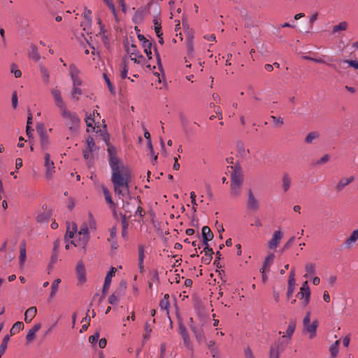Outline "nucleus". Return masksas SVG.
<instances>
[{
  "label": "nucleus",
  "mask_w": 358,
  "mask_h": 358,
  "mask_svg": "<svg viewBox=\"0 0 358 358\" xmlns=\"http://www.w3.org/2000/svg\"><path fill=\"white\" fill-rule=\"evenodd\" d=\"M109 165L111 169V182L114 192L122 197L129 196V184L131 180V172L128 167L120 166V160L116 157V149L110 145L108 148Z\"/></svg>",
  "instance_id": "obj_1"
},
{
  "label": "nucleus",
  "mask_w": 358,
  "mask_h": 358,
  "mask_svg": "<svg viewBox=\"0 0 358 358\" xmlns=\"http://www.w3.org/2000/svg\"><path fill=\"white\" fill-rule=\"evenodd\" d=\"M77 224L72 223L71 228L67 227V230L64 236L66 243V249H69V244L73 245L75 247L80 248L83 250V253H86V248L90 240V233L88 225L83 223L78 231Z\"/></svg>",
  "instance_id": "obj_2"
},
{
  "label": "nucleus",
  "mask_w": 358,
  "mask_h": 358,
  "mask_svg": "<svg viewBox=\"0 0 358 358\" xmlns=\"http://www.w3.org/2000/svg\"><path fill=\"white\" fill-rule=\"evenodd\" d=\"M231 188L230 194L231 197L236 199L241 193V187L243 185V174L239 166H235L231 174Z\"/></svg>",
  "instance_id": "obj_3"
},
{
  "label": "nucleus",
  "mask_w": 358,
  "mask_h": 358,
  "mask_svg": "<svg viewBox=\"0 0 358 358\" xmlns=\"http://www.w3.org/2000/svg\"><path fill=\"white\" fill-rule=\"evenodd\" d=\"M60 113L69 130L73 134H78L80 125V119L77 113L71 112L67 108Z\"/></svg>",
  "instance_id": "obj_4"
},
{
  "label": "nucleus",
  "mask_w": 358,
  "mask_h": 358,
  "mask_svg": "<svg viewBox=\"0 0 358 358\" xmlns=\"http://www.w3.org/2000/svg\"><path fill=\"white\" fill-rule=\"evenodd\" d=\"M310 312L308 311L303 320V325L304 331L309 334L310 338H313L316 336V331L318 327V322L317 320L313 321L310 324Z\"/></svg>",
  "instance_id": "obj_5"
},
{
  "label": "nucleus",
  "mask_w": 358,
  "mask_h": 358,
  "mask_svg": "<svg viewBox=\"0 0 358 358\" xmlns=\"http://www.w3.org/2000/svg\"><path fill=\"white\" fill-rule=\"evenodd\" d=\"M189 327L194 333L197 342L201 344L206 342L204 331L202 328V324H195L193 323V319L190 318Z\"/></svg>",
  "instance_id": "obj_6"
},
{
  "label": "nucleus",
  "mask_w": 358,
  "mask_h": 358,
  "mask_svg": "<svg viewBox=\"0 0 358 358\" xmlns=\"http://www.w3.org/2000/svg\"><path fill=\"white\" fill-rule=\"evenodd\" d=\"M96 146L94 138L89 136L86 140V148L83 150V156L85 159H92V153L95 151Z\"/></svg>",
  "instance_id": "obj_7"
},
{
  "label": "nucleus",
  "mask_w": 358,
  "mask_h": 358,
  "mask_svg": "<svg viewBox=\"0 0 358 358\" xmlns=\"http://www.w3.org/2000/svg\"><path fill=\"white\" fill-rule=\"evenodd\" d=\"M126 50L129 55L131 59L135 63H140L141 59L143 58V56L141 54L135 44H131L130 45H126Z\"/></svg>",
  "instance_id": "obj_8"
},
{
  "label": "nucleus",
  "mask_w": 358,
  "mask_h": 358,
  "mask_svg": "<svg viewBox=\"0 0 358 358\" xmlns=\"http://www.w3.org/2000/svg\"><path fill=\"white\" fill-rule=\"evenodd\" d=\"M310 289L308 286V283L307 281L303 282L299 292L297 294V296L301 299H303V303L304 306H307L310 302Z\"/></svg>",
  "instance_id": "obj_9"
},
{
  "label": "nucleus",
  "mask_w": 358,
  "mask_h": 358,
  "mask_svg": "<svg viewBox=\"0 0 358 358\" xmlns=\"http://www.w3.org/2000/svg\"><path fill=\"white\" fill-rule=\"evenodd\" d=\"M51 94L54 98L55 105L59 109L60 112L67 108L66 103L62 97L61 92L59 90L55 88L52 89L51 90Z\"/></svg>",
  "instance_id": "obj_10"
},
{
  "label": "nucleus",
  "mask_w": 358,
  "mask_h": 358,
  "mask_svg": "<svg viewBox=\"0 0 358 358\" xmlns=\"http://www.w3.org/2000/svg\"><path fill=\"white\" fill-rule=\"evenodd\" d=\"M69 74L73 83V85H81L83 81L79 77L80 71L74 64L69 66Z\"/></svg>",
  "instance_id": "obj_11"
},
{
  "label": "nucleus",
  "mask_w": 358,
  "mask_h": 358,
  "mask_svg": "<svg viewBox=\"0 0 358 358\" xmlns=\"http://www.w3.org/2000/svg\"><path fill=\"white\" fill-rule=\"evenodd\" d=\"M45 167L46 169L45 176L48 178H50L55 173V166L54 162L50 159L49 153H45Z\"/></svg>",
  "instance_id": "obj_12"
},
{
  "label": "nucleus",
  "mask_w": 358,
  "mask_h": 358,
  "mask_svg": "<svg viewBox=\"0 0 358 358\" xmlns=\"http://www.w3.org/2000/svg\"><path fill=\"white\" fill-rule=\"evenodd\" d=\"M282 236L283 234L280 229L274 231L271 239L269 241L268 243V248L270 249H275L279 245Z\"/></svg>",
  "instance_id": "obj_13"
},
{
  "label": "nucleus",
  "mask_w": 358,
  "mask_h": 358,
  "mask_svg": "<svg viewBox=\"0 0 358 358\" xmlns=\"http://www.w3.org/2000/svg\"><path fill=\"white\" fill-rule=\"evenodd\" d=\"M76 275L78 282L83 284L86 282L85 267L82 262H78L76 266Z\"/></svg>",
  "instance_id": "obj_14"
},
{
  "label": "nucleus",
  "mask_w": 358,
  "mask_h": 358,
  "mask_svg": "<svg viewBox=\"0 0 358 358\" xmlns=\"http://www.w3.org/2000/svg\"><path fill=\"white\" fill-rule=\"evenodd\" d=\"M115 271L116 269L114 267H112L107 273L102 289L103 294H105V293L108 290L111 283V279L115 275Z\"/></svg>",
  "instance_id": "obj_15"
},
{
  "label": "nucleus",
  "mask_w": 358,
  "mask_h": 358,
  "mask_svg": "<svg viewBox=\"0 0 358 358\" xmlns=\"http://www.w3.org/2000/svg\"><path fill=\"white\" fill-rule=\"evenodd\" d=\"M41 327V323L34 324L31 329H30L26 336V341L27 343H31L36 337V334L39 331Z\"/></svg>",
  "instance_id": "obj_16"
},
{
  "label": "nucleus",
  "mask_w": 358,
  "mask_h": 358,
  "mask_svg": "<svg viewBox=\"0 0 358 358\" xmlns=\"http://www.w3.org/2000/svg\"><path fill=\"white\" fill-rule=\"evenodd\" d=\"M248 208L252 211H256L259 208V202L251 190L248 192Z\"/></svg>",
  "instance_id": "obj_17"
},
{
  "label": "nucleus",
  "mask_w": 358,
  "mask_h": 358,
  "mask_svg": "<svg viewBox=\"0 0 358 358\" xmlns=\"http://www.w3.org/2000/svg\"><path fill=\"white\" fill-rule=\"evenodd\" d=\"M354 180L355 177L352 176L349 178H342L336 185V190L338 192L343 190L347 185L352 182Z\"/></svg>",
  "instance_id": "obj_18"
},
{
  "label": "nucleus",
  "mask_w": 358,
  "mask_h": 358,
  "mask_svg": "<svg viewBox=\"0 0 358 358\" xmlns=\"http://www.w3.org/2000/svg\"><path fill=\"white\" fill-rule=\"evenodd\" d=\"M29 57L34 62H38L41 59V55L36 45L32 44L29 50Z\"/></svg>",
  "instance_id": "obj_19"
},
{
  "label": "nucleus",
  "mask_w": 358,
  "mask_h": 358,
  "mask_svg": "<svg viewBox=\"0 0 358 358\" xmlns=\"http://www.w3.org/2000/svg\"><path fill=\"white\" fill-rule=\"evenodd\" d=\"M37 309L35 306L29 308L24 313V321L26 323H29L36 316Z\"/></svg>",
  "instance_id": "obj_20"
},
{
  "label": "nucleus",
  "mask_w": 358,
  "mask_h": 358,
  "mask_svg": "<svg viewBox=\"0 0 358 358\" xmlns=\"http://www.w3.org/2000/svg\"><path fill=\"white\" fill-rule=\"evenodd\" d=\"M26 243L24 241L21 242L20 245V257H19V263L20 266H22L24 264L26 259Z\"/></svg>",
  "instance_id": "obj_21"
},
{
  "label": "nucleus",
  "mask_w": 358,
  "mask_h": 358,
  "mask_svg": "<svg viewBox=\"0 0 358 358\" xmlns=\"http://www.w3.org/2000/svg\"><path fill=\"white\" fill-rule=\"evenodd\" d=\"M292 178L288 173H284L282 178V187L284 192H287L290 188Z\"/></svg>",
  "instance_id": "obj_22"
},
{
  "label": "nucleus",
  "mask_w": 358,
  "mask_h": 358,
  "mask_svg": "<svg viewBox=\"0 0 358 358\" xmlns=\"http://www.w3.org/2000/svg\"><path fill=\"white\" fill-rule=\"evenodd\" d=\"M138 266L141 272L143 271V261L145 259V248L143 245H138Z\"/></svg>",
  "instance_id": "obj_23"
},
{
  "label": "nucleus",
  "mask_w": 358,
  "mask_h": 358,
  "mask_svg": "<svg viewBox=\"0 0 358 358\" xmlns=\"http://www.w3.org/2000/svg\"><path fill=\"white\" fill-rule=\"evenodd\" d=\"M202 238H203V243H208L210 240H211L213 238V234L212 231H210V229L207 227L204 226L202 228Z\"/></svg>",
  "instance_id": "obj_24"
},
{
  "label": "nucleus",
  "mask_w": 358,
  "mask_h": 358,
  "mask_svg": "<svg viewBox=\"0 0 358 358\" xmlns=\"http://www.w3.org/2000/svg\"><path fill=\"white\" fill-rule=\"evenodd\" d=\"M101 189L105 196L106 202L110 204L111 208L115 207V203L113 202L112 197L110 196V192L109 189L104 185H101Z\"/></svg>",
  "instance_id": "obj_25"
},
{
  "label": "nucleus",
  "mask_w": 358,
  "mask_h": 358,
  "mask_svg": "<svg viewBox=\"0 0 358 358\" xmlns=\"http://www.w3.org/2000/svg\"><path fill=\"white\" fill-rule=\"evenodd\" d=\"M358 240V229H355L352 231L351 235L345 240V245L350 247Z\"/></svg>",
  "instance_id": "obj_26"
},
{
  "label": "nucleus",
  "mask_w": 358,
  "mask_h": 358,
  "mask_svg": "<svg viewBox=\"0 0 358 358\" xmlns=\"http://www.w3.org/2000/svg\"><path fill=\"white\" fill-rule=\"evenodd\" d=\"M142 46H143V48L144 49V52L147 55L149 59H151L152 48V42L150 40H148L147 41H143V43H142Z\"/></svg>",
  "instance_id": "obj_27"
},
{
  "label": "nucleus",
  "mask_w": 358,
  "mask_h": 358,
  "mask_svg": "<svg viewBox=\"0 0 358 358\" xmlns=\"http://www.w3.org/2000/svg\"><path fill=\"white\" fill-rule=\"evenodd\" d=\"M24 329V324L22 322H16L10 329V335H15Z\"/></svg>",
  "instance_id": "obj_28"
},
{
  "label": "nucleus",
  "mask_w": 358,
  "mask_h": 358,
  "mask_svg": "<svg viewBox=\"0 0 358 358\" xmlns=\"http://www.w3.org/2000/svg\"><path fill=\"white\" fill-rule=\"evenodd\" d=\"M348 22L345 21L341 22L338 24L333 27L332 33L335 34L338 31H345L348 29Z\"/></svg>",
  "instance_id": "obj_29"
},
{
  "label": "nucleus",
  "mask_w": 358,
  "mask_h": 358,
  "mask_svg": "<svg viewBox=\"0 0 358 358\" xmlns=\"http://www.w3.org/2000/svg\"><path fill=\"white\" fill-rule=\"evenodd\" d=\"M208 349L210 350L213 358H218V350L214 347L215 343L214 341L206 342Z\"/></svg>",
  "instance_id": "obj_30"
},
{
  "label": "nucleus",
  "mask_w": 358,
  "mask_h": 358,
  "mask_svg": "<svg viewBox=\"0 0 358 358\" xmlns=\"http://www.w3.org/2000/svg\"><path fill=\"white\" fill-rule=\"evenodd\" d=\"M169 299V295L168 294H166L164 296V298L159 302V307L162 310H168L169 307L170 306Z\"/></svg>",
  "instance_id": "obj_31"
},
{
  "label": "nucleus",
  "mask_w": 358,
  "mask_h": 358,
  "mask_svg": "<svg viewBox=\"0 0 358 358\" xmlns=\"http://www.w3.org/2000/svg\"><path fill=\"white\" fill-rule=\"evenodd\" d=\"M60 282H61V280L59 278L55 279L53 281L52 286H51V292H50V298H53L55 296V294L58 290L59 285Z\"/></svg>",
  "instance_id": "obj_32"
},
{
  "label": "nucleus",
  "mask_w": 358,
  "mask_h": 358,
  "mask_svg": "<svg viewBox=\"0 0 358 358\" xmlns=\"http://www.w3.org/2000/svg\"><path fill=\"white\" fill-rule=\"evenodd\" d=\"M80 86V85H73V89L71 95L73 99L78 100V96L81 95L83 93L82 90L79 87Z\"/></svg>",
  "instance_id": "obj_33"
},
{
  "label": "nucleus",
  "mask_w": 358,
  "mask_h": 358,
  "mask_svg": "<svg viewBox=\"0 0 358 358\" xmlns=\"http://www.w3.org/2000/svg\"><path fill=\"white\" fill-rule=\"evenodd\" d=\"M295 328H296V322H290L288 325V327L286 330V335H284L282 337L287 336L289 338H290L294 332Z\"/></svg>",
  "instance_id": "obj_34"
},
{
  "label": "nucleus",
  "mask_w": 358,
  "mask_h": 358,
  "mask_svg": "<svg viewBox=\"0 0 358 358\" xmlns=\"http://www.w3.org/2000/svg\"><path fill=\"white\" fill-rule=\"evenodd\" d=\"M319 137V132L317 131H312L308 134L305 138V142L306 143H311L315 139Z\"/></svg>",
  "instance_id": "obj_35"
},
{
  "label": "nucleus",
  "mask_w": 358,
  "mask_h": 358,
  "mask_svg": "<svg viewBox=\"0 0 358 358\" xmlns=\"http://www.w3.org/2000/svg\"><path fill=\"white\" fill-rule=\"evenodd\" d=\"M144 334L143 335V338L144 341H147L150 337V334L152 332V329L148 322H146L144 327Z\"/></svg>",
  "instance_id": "obj_36"
},
{
  "label": "nucleus",
  "mask_w": 358,
  "mask_h": 358,
  "mask_svg": "<svg viewBox=\"0 0 358 358\" xmlns=\"http://www.w3.org/2000/svg\"><path fill=\"white\" fill-rule=\"evenodd\" d=\"M269 358H279L278 345H272L270 349Z\"/></svg>",
  "instance_id": "obj_37"
},
{
  "label": "nucleus",
  "mask_w": 358,
  "mask_h": 358,
  "mask_svg": "<svg viewBox=\"0 0 358 358\" xmlns=\"http://www.w3.org/2000/svg\"><path fill=\"white\" fill-rule=\"evenodd\" d=\"M296 284L294 268H292L288 278V287H294Z\"/></svg>",
  "instance_id": "obj_38"
},
{
  "label": "nucleus",
  "mask_w": 358,
  "mask_h": 358,
  "mask_svg": "<svg viewBox=\"0 0 358 358\" xmlns=\"http://www.w3.org/2000/svg\"><path fill=\"white\" fill-rule=\"evenodd\" d=\"M338 345L339 341H336L334 343H333L330 348L329 351L332 357H336L338 353Z\"/></svg>",
  "instance_id": "obj_39"
},
{
  "label": "nucleus",
  "mask_w": 358,
  "mask_h": 358,
  "mask_svg": "<svg viewBox=\"0 0 358 358\" xmlns=\"http://www.w3.org/2000/svg\"><path fill=\"white\" fill-rule=\"evenodd\" d=\"M9 340H10L9 335L5 336L4 338H3V341L0 345V350H1V353H5L6 350L7 349V347H8V343Z\"/></svg>",
  "instance_id": "obj_40"
},
{
  "label": "nucleus",
  "mask_w": 358,
  "mask_h": 358,
  "mask_svg": "<svg viewBox=\"0 0 358 358\" xmlns=\"http://www.w3.org/2000/svg\"><path fill=\"white\" fill-rule=\"evenodd\" d=\"M187 48L188 54L192 56L194 54V41L192 37H189L187 39Z\"/></svg>",
  "instance_id": "obj_41"
},
{
  "label": "nucleus",
  "mask_w": 358,
  "mask_h": 358,
  "mask_svg": "<svg viewBox=\"0 0 358 358\" xmlns=\"http://www.w3.org/2000/svg\"><path fill=\"white\" fill-rule=\"evenodd\" d=\"M273 259H274V255L273 254L268 255L266 257L262 268L266 269L268 266H269L270 264L273 261Z\"/></svg>",
  "instance_id": "obj_42"
},
{
  "label": "nucleus",
  "mask_w": 358,
  "mask_h": 358,
  "mask_svg": "<svg viewBox=\"0 0 358 358\" xmlns=\"http://www.w3.org/2000/svg\"><path fill=\"white\" fill-rule=\"evenodd\" d=\"M40 141L43 149H46L49 145V141L48 137L45 134H41L40 136Z\"/></svg>",
  "instance_id": "obj_43"
},
{
  "label": "nucleus",
  "mask_w": 358,
  "mask_h": 358,
  "mask_svg": "<svg viewBox=\"0 0 358 358\" xmlns=\"http://www.w3.org/2000/svg\"><path fill=\"white\" fill-rule=\"evenodd\" d=\"M182 340H183V343H184V345L189 350H191L192 351L193 350V345L192 344V342H191V339H190V337H189V335L187 336H184L182 337Z\"/></svg>",
  "instance_id": "obj_44"
},
{
  "label": "nucleus",
  "mask_w": 358,
  "mask_h": 358,
  "mask_svg": "<svg viewBox=\"0 0 358 358\" xmlns=\"http://www.w3.org/2000/svg\"><path fill=\"white\" fill-rule=\"evenodd\" d=\"M85 121L88 127H92L93 129H94V127H93L94 120L91 113L89 115L87 114L86 117L85 118Z\"/></svg>",
  "instance_id": "obj_45"
},
{
  "label": "nucleus",
  "mask_w": 358,
  "mask_h": 358,
  "mask_svg": "<svg viewBox=\"0 0 358 358\" xmlns=\"http://www.w3.org/2000/svg\"><path fill=\"white\" fill-rule=\"evenodd\" d=\"M122 235L124 238H126L127 236V233H128L127 232L128 223L126 221L125 216H124V217L122 220Z\"/></svg>",
  "instance_id": "obj_46"
},
{
  "label": "nucleus",
  "mask_w": 358,
  "mask_h": 358,
  "mask_svg": "<svg viewBox=\"0 0 358 358\" xmlns=\"http://www.w3.org/2000/svg\"><path fill=\"white\" fill-rule=\"evenodd\" d=\"M189 194H190L191 203L192 204V210L195 213L196 211V206H197V203L196 201V194L194 192H191Z\"/></svg>",
  "instance_id": "obj_47"
},
{
  "label": "nucleus",
  "mask_w": 358,
  "mask_h": 358,
  "mask_svg": "<svg viewBox=\"0 0 358 358\" xmlns=\"http://www.w3.org/2000/svg\"><path fill=\"white\" fill-rule=\"evenodd\" d=\"M108 6V8L111 10L114 15H116L115 6L113 3V0H103Z\"/></svg>",
  "instance_id": "obj_48"
},
{
  "label": "nucleus",
  "mask_w": 358,
  "mask_h": 358,
  "mask_svg": "<svg viewBox=\"0 0 358 358\" xmlns=\"http://www.w3.org/2000/svg\"><path fill=\"white\" fill-rule=\"evenodd\" d=\"M178 332L181 335L182 338L189 335L188 331L186 327L182 324H179Z\"/></svg>",
  "instance_id": "obj_49"
},
{
  "label": "nucleus",
  "mask_w": 358,
  "mask_h": 358,
  "mask_svg": "<svg viewBox=\"0 0 358 358\" xmlns=\"http://www.w3.org/2000/svg\"><path fill=\"white\" fill-rule=\"evenodd\" d=\"M305 270L309 274H314L315 272V266L313 263H308L306 265Z\"/></svg>",
  "instance_id": "obj_50"
},
{
  "label": "nucleus",
  "mask_w": 358,
  "mask_h": 358,
  "mask_svg": "<svg viewBox=\"0 0 358 358\" xmlns=\"http://www.w3.org/2000/svg\"><path fill=\"white\" fill-rule=\"evenodd\" d=\"M154 22H155V31L157 36H162L163 34L161 30V29H162L161 24L159 23L157 20H155Z\"/></svg>",
  "instance_id": "obj_51"
},
{
  "label": "nucleus",
  "mask_w": 358,
  "mask_h": 358,
  "mask_svg": "<svg viewBox=\"0 0 358 358\" xmlns=\"http://www.w3.org/2000/svg\"><path fill=\"white\" fill-rule=\"evenodd\" d=\"M103 77H104V79H105V81L108 87V89L110 90V92L112 93V94H115V88L113 86L109 78L107 76L106 74H103Z\"/></svg>",
  "instance_id": "obj_52"
},
{
  "label": "nucleus",
  "mask_w": 358,
  "mask_h": 358,
  "mask_svg": "<svg viewBox=\"0 0 358 358\" xmlns=\"http://www.w3.org/2000/svg\"><path fill=\"white\" fill-rule=\"evenodd\" d=\"M11 72L14 74L15 78H20L22 76L21 71L16 69V65L15 64L11 65Z\"/></svg>",
  "instance_id": "obj_53"
},
{
  "label": "nucleus",
  "mask_w": 358,
  "mask_h": 358,
  "mask_svg": "<svg viewBox=\"0 0 358 358\" xmlns=\"http://www.w3.org/2000/svg\"><path fill=\"white\" fill-rule=\"evenodd\" d=\"M99 338V333L96 331L93 335L89 337V342L92 344H94L97 342Z\"/></svg>",
  "instance_id": "obj_54"
},
{
  "label": "nucleus",
  "mask_w": 358,
  "mask_h": 358,
  "mask_svg": "<svg viewBox=\"0 0 358 358\" xmlns=\"http://www.w3.org/2000/svg\"><path fill=\"white\" fill-rule=\"evenodd\" d=\"M271 119H272L273 122L279 127L283 124V119L280 117H275L274 115H271Z\"/></svg>",
  "instance_id": "obj_55"
},
{
  "label": "nucleus",
  "mask_w": 358,
  "mask_h": 358,
  "mask_svg": "<svg viewBox=\"0 0 358 358\" xmlns=\"http://www.w3.org/2000/svg\"><path fill=\"white\" fill-rule=\"evenodd\" d=\"M153 48H154V51H155V53L157 64H158L159 69H162V65L161 57H160L159 53V52H158V50L157 49L156 45H155L153 47Z\"/></svg>",
  "instance_id": "obj_56"
},
{
  "label": "nucleus",
  "mask_w": 358,
  "mask_h": 358,
  "mask_svg": "<svg viewBox=\"0 0 358 358\" xmlns=\"http://www.w3.org/2000/svg\"><path fill=\"white\" fill-rule=\"evenodd\" d=\"M12 105L13 108H16L18 105L17 94L16 91H15L12 94Z\"/></svg>",
  "instance_id": "obj_57"
},
{
  "label": "nucleus",
  "mask_w": 358,
  "mask_h": 358,
  "mask_svg": "<svg viewBox=\"0 0 358 358\" xmlns=\"http://www.w3.org/2000/svg\"><path fill=\"white\" fill-rule=\"evenodd\" d=\"M212 257V255L205 254V255L201 258V262L205 264H208L211 262Z\"/></svg>",
  "instance_id": "obj_58"
},
{
  "label": "nucleus",
  "mask_w": 358,
  "mask_h": 358,
  "mask_svg": "<svg viewBox=\"0 0 358 358\" xmlns=\"http://www.w3.org/2000/svg\"><path fill=\"white\" fill-rule=\"evenodd\" d=\"M345 62L347 63L349 66L358 70V62L357 60H345Z\"/></svg>",
  "instance_id": "obj_59"
},
{
  "label": "nucleus",
  "mask_w": 358,
  "mask_h": 358,
  "mask_svg": "<svg viewBox=\"0 0 358 358\" xmlns=\"http://www.w3.org/2000/svg\"><path fill=\"white\" fill-rule=\"evenodd\" d=\"M245 358H255L252 350L248 347L244 350Z\"/></svg>",
  "instance_id": "obj_60"
},
{
  "label": "nucleus",
  "mask_w": 358,
  "mask_h": 358,
  "mask_svg": "<svg viewBox=\"0 0 358 358\" xmlns=\"http://www.w3.org/2000/svg\"><path fill=\"white\" fill-rule=\"evenodd\" d=\"M118 301V299L115 294L110 295L108 298V303L111 305H115Z\"/></svg>",
  "instance_id": "obj_61"
},
{
  "label": "nucleus",
  "mask_w": 358,
  "mask_h": 358,
  "mask_svg": "<svg viewBox=\"0 0 358 358\" xmlns=\"http://www.w3.org/2000/svg\"><path fill=\"white\" fill-rule=\"evenodd\" d=\"M294 239H295V237L294 236H292L287 241V242L284 245L282 250H285L288 249L294 243Z\"/></svg>",
  "instance_id": "obj_62"
},
{
  "label": "nucleus",
  "mask_w": 358,
  "mask_h": 358,
  "mask_svg": "<svg viewBox=\"0 0 358 358\" xmlns=\"http://www.w3.org/2000/svg\"><path fill=\"white\" fill-rule=\"evenodd\" d=\"M203 245L205 246L203 248V251L205 252V254H210L213 255L214 252L212 248H210L208 245V242L206 243H203Z\"/></svg>",
  "instance_id": "obj_63"
},
{
  "label": "nucleus",
  "mask_w": 358,
  "mask_h": 358,
  "mask_svg": "<svg viewBox=\"0 0 358 358\" xmlns=\"http://www.w3.org/2000/svg\"><path fill=\"white\" fill-rule=\"evenodd\" d=\"M116 233H117L116 227H113L110 229V238H108V241H111V239H114V238H115V237H116Z\"/></svg>",
  "instance_id": "obj_64"
}]
</instances>
